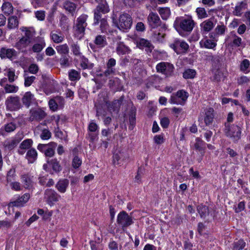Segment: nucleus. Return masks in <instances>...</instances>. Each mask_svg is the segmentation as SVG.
<instances>
[{
	"label": "nucleus",
	"instance_id": "53",
	"mask_svg": "<svg viewBox=\"0 0 250 250\" xmlns=\"http://www.w3.org/2000/svg\"><path fill=\"white\" fill-rule=\"evenodd\" d=\"M101 22L100 28L102 33H106L108 25L106 19L104 18H102L100 20Z\"/></svg>",
	"mask_w": 250,
	"mask_h": 250
},
{
	"label": "nucleus",
	"instance_id": "20",
	"mask_svg": "<svg viewBox=\"0 0 250 250\" xmlns=\"http://www.w3.org/2000/svg\"><path fill=\"white\" fill-rule=\"evenodd\" d=\"M95 1L98 3L95 8L97 11L99 10L104 14L109 12L110 9L106 0H95Z\"/></svg>",
	"mask_w": 250,
	"mask_h": 250
},
{
	"label": "nucleus",
	"instance_id": "16",
	"mask_svg": "<svg viewBox=\"0 0 250 250\" xmlns=\"http://www.w3.org/2000/svg\"><path fill=\"white\" fill-rule=\"evenodd\" d=\"M194 148L195 150L198 151L200 155L204 156L206 148V143L200 138L197 137L195 139V143L193 145Z\"/></svg>",
	"mask_w": 250,
	"mask_h": 250
},
{
	"label": "nucleus",
	"instance_id": "47",
	"mask_svg": "<svg viewBox=\"0 0 250 250\" xmlns=\"http://www.w3.org/2000/svg\"><path fill=\"white\" fill-rule=\"evenodd\" d=\"M208 58L211 60L212 65L219 67L220 63L221 57L218 55H209Z\"/></svg>",
	"mask_w": 250,
	"mask_h": 250
},
{
	"label": "nucleus",
	"instance_id": "13",
	"mask_svg": "<svg viewBox=\"0 0 250 250\" xmlns=\"http://www.w3.org/2000/svg\"><path fill=\"white\" fill-rule=\"evenodd\" d=\"M30 113L31 114L30 120L32 121H40L43 120L47 115L45 111L41 108L31 109L30 110Z\"/></svg>",
	"mask_w": 250,
	"mask_h": 250
},
{
	"label": "nucleus",
	"instance_id": "36",
	"mask_svg": "<svg viewBox=\"0 0 250 250\" xmlns=\"http://www.w3.org/2000/svg\"><path fill=\"white\" fill-rule=\"evenodd\" d=\"M22 182L24 187L27 189H30L33 187V182L28 174H24L21 176Z\"/></svg>",
	"mask_w": 250,
	"mask_h": 250
},
{
	"label": "nucleus",
	"instance_id": "29",
	"mask_svg": "<svg viewBox=\"0 0 250 250\" xmlns=\"http://www.w3.org/2000/svg\"><path fill=\"white\" fill-rule=\"evenodd\" d=\"M230 34L232 39L231 45L234 47L241 46L243 43L241 38L238 36L234 31L231 32Z\"/></svg>",
	"mask_w": 250,
	"mask_h": 250
},
{
	"label": "nucleus",
	"instance_id": "15",
	"mask_svg": "<svg viewBox=\"0 0 250 250\" xmlns=\"http://www.w3.org/2000/svg\"><path fill=\"white\" fill-rule=\"evenodd\" d=\"M137 46L141 49L145 48V50L147 53H150L154 48L153 44L149 41L143 38H141L138 40Z\"/></svg>",
	"mask_w": 250,
	"mask_h": 250
},
{
	"label": "nucleus",
	"instance_id": "60",
	"mask_svg": "<svg viewBox=\"0 0 250 250\" xmlns=\"http://www.w3.org/2000/svg\"><path fill=\"white\" fill-rule=\"evenodd\" d=\"M233 114L232 112H229L227 115V121L224 123V127H226L227 125L230 126L232 125L231 123L233 122Z\"/></svg>",
	"mask_w": 250,
	"mask_h": 250
},
{
	"label": "nucleus",
	"instance_id": "42",
	"mask_svg": "<svg viewBox=\"0 0 250 250\" xmlns=\"http://www.w3.org/2000/svg\"><path fill=\"white\" fill-rule=\"evenodd\" d=\"M23 77L24 79V84L25 87L30 86L36 79V77L34 76H29L26 71H24Z\"/></svg>",
	"mask_w": 250,
	"mask_h": 250
},
{
	"label": "nucleus",
	"instance_id": "4",
	"mask_svg": "<svg viewBox=\"0 0 250 250\" xmlns=\"http://www.w3.org/2000/svg\"><path fill=\"white\" fill-rule=\"evenodd\" d=\"M177 54L186 53L189 50V45L183 40L175 39L169 45Z\"/></svg>",
	"mask_w": 250,
	"mask_h": 250
},
{
	"label": "nucleus",
	"instance_id": "2",
	"mask_svg": "<svg viewBox=\"0 0 250 250\" xmlns=\"http://www.w3.org/2000/svg\"><path fill=\"white\" fill-rule=\"evenodd\" d=\"M87 15L82 14L77 20L73 27L74 36L79 40L82 39L85 34V28L87 25Z\"/></svg>",
	"mask_w": 250,
	"mask_h": 250
},
{
	"label": "nucleus",
	"instance_id": "21",
	"mask_svg": "<svg viewBox=\"0 0 250 250\" xmlns=\"http://www.w3.org/2000/svg\"><path fill=\"white\" fill-rule=\"evenodd\" d=\"M35 100L34 95L30 91L26 92L22 98V102L27 108H28Z\"/></svg>",
	"mask_w": 250,
	"mask_h": 250
},
{
	"label": "nucleus",
	"instance_id": "50",
	"mask_svg": "<svg viewBox=\"0 0 250 250\" xmlns=\"http://www.w3.org/2000/svg\"><path fill=\"white\" fill-rule=\"evenodd\" d=\"M196 13L199 19H204L207 18L208 16L205 8L203 7H198L196 9Z\"/></svg>",
	"mask_w": 250,
	"mask_h": 250
},
{
	"label": "nucleus",
	"instance_id": "27",
	"mask_svg": "<svg viewBox=\"0 0 250 250\" xmlns=\"http://www.w3.org/2000/svg\"><path fill=\"white\" fill-rule=\"evenodd\" d=\"M69 185V180L66 179L60 180L56 185V188L61 193H64L66 191Z\"/></svg>",
	"mask_w": 250,
	"mask_h": 250
},
{
	"label": "nucleus",
	"instance_id": "38",
	"mask_svg": "<svg viewBox=\"0 0 250 250\" xmlns=\"http://www.w3.org/2000/svg\"><path fill=\"white\" fill-rule=\"evenodd\" d=\"M250 61L248 59H245L240 63V69L242 72L247 74L250 71Z\"/></svg>",
	"mask_w": 250,
	"mask_h": 250
},
{
	"label": "nucleus",
	"instance_id": "62",
	"mask_svg": "<svg viewBox=\"0 0 250 250\" xmlns=\"http://www.w3.org/2000/svg\"><path fill=\"white\" fill-rule=\"evenodd\" d=\"M165 34L161 32H154L153 34V38L157 41L162 42L164 39Z\"/></svg>",
	"mask_w": 250,
	"mask_h": 250
},
{
	"label": "nucleus",
	"instance_id": "39",
	"mask_svg": "<svg viewBox=\"0 0 250 250\" xmlns=\"http://www.w3.org/2000/svg\"><path fill=\"white\" fill-rule=\"evenodd\" d=\"M56 49L61 56L69 54V47L66 43L57 46Z\"/></svg>",
	"mask_w": 250,
	"mask_h": 250
},
{
	"label": "nucleus",
	"instance_id": "10",
	"mask_svg": "<svg viewBox=\"0 0 250 250\" xmlns=\"http://www.w3.org/2000/svg\"><path fill=\"white\" fill-rule=\"evenodd\" d=\"M44 198L50 206H53L61 198V196L54 190L48 188L44 191Z\"/></svg>",
	"mask_w": 250,
	"mask_h": 250
},
{
	"label": "nucleus",
	"instance_id": "57",
	"mask_svg": "<svg viewBox=\"0 0 250 250\" xmlns=\"http://www.w3.org/2000/svg\"><path fill=\"white\" fill-rule=\"evenodd\" d=\"M95 107L96 108V116L99 117L100 116H105L106 111L103 106L100 104H95Z\"/></svg>",
	"mask_w": 250,
	"mask_h": 250
},
{
	"label": "nucleus",
	"instance_id": "56",
	"mask_svg": "<svg viewBox=\"0 0 250 250\" xmlns=\"http://www.w3.org/2000/svg\"><path fill=\"white\" fill-rule=\"evenodd\" d=\"M226 30L227 28L224 25H218L215 29V31L217 35H223Z\"/></svg>",
	"mask_w": 250,
	"mask_h": 250
},
{
	"label": "nucleus",
	"instance_id": "48",
	"mask_svg": "<svg viewBox=\"0 0 250 250\" xmlns=\"http://www.w3.org/2000/svg\"><path fill=\"white\" fill-rule=\"evenodd\" d=\"M159 80V79L158 77L155 76H152L149 77L146 81V86L147 88H149L152 86L154 85L157 83V82Z\"/></svg>",
	"mask_w": 250,
	"mask_h": 250
},
{
	"label": "nucleus",
	"instance_id": "59",
	"mask_svg": "<svg viewBox=\"0 0 250 250\" xmlns=\"http://www.w3.org/2000/svg\"><path fill=\"white\" fill-rule=\"evenodd\" d=\"M94 25H97L99 24L100 20H101L102 18V12L100 11H97V9H95L94 10Z\"/></svg>",
	"mask_w": 250,
	"mask_h": 250
},
{
	"label": "nucleus",
	"instance_id": "11",
	"mask_svg": "<svg viewBox=\"0 0 250 250\" xmlns=\"http://www.w3.org/2000/svg\"><path fill=\"white\" fill-rule=\"evenodd\" d=\"M198 212L202 218L205 219L209 214L211 216L215 215V207H208L203 204H200L197 207Z\"/></svg>",
	"mask_w": 250,
	"mask_h": 250
},
{
	"label": "nucleus",
	"instance_id": "43",
	"mask_svg": "<svg viewBox=\"0 0 250 250\" xmlns=\"http://www.w3.org/2000/svg\"><path fill=\"white\" fill-rule=\"evenodd\" d=\"M63 7L66 10L72 13L76 10V4L70 1H66L64 2Z\"/></svg>",
	"mask_w": 250,
	"mask_h": 250
},
{
	"label": "nucleus",
	"instance_id": "25",
	"mask_svg": "<svg viewBox=\"0 0 250 250\" xmlns=\"http://www.w3.org/2000/svg\"><path fill=\"white\" fill-rule=\"evenodd\" d=\"M94 43L98 48H104L107 45L106 36L102 35L96 36L94 41Z\"/></svg>",
	"mask_w": 250,
	"mask_h": 250
},
{
	"label": "nucleus",
	"instance_id": "35",
	"mask_svg": "<svg viewBox=\"0 0 250 250\" xmlns=\"http://www.w3.org/2000/svg\"><path fill=\"white\" fill-rule=\"evenodd\" d=\"M57 146V144L55 142H51L48 144V146L45 151L44 154L46 157H53L55 154V149Z\"/></svg>",
	"mask_w": 250,
	"mask_h": 250
},
{
	"label": "nucleus",
	"instance_id": "45",
	"mask_svg": "<svg viewBox=\"0 0 250 250\" xmlns=\"http://www.w3.org/2000/svg\"><path fill=\"white\" fill-rule=\"evenodd\" d=\"M196 75V72L195 70L188 69L186 70L183 73V77L186 79H193Z\"/></svg>",
	"mask_w": 250,
	"mask_h": 250
},
{
	"label": "nucleus",
	"instance_id": "12",
	"mask_svg": "<svg viewBox=\"0 0 250 250\" xmlns=\"http://www.w3.org/2000/svg\"><path fill=\"white\" fill-rule=\"evenodd\" d=\"M7 107L11 110H17L20 108L21 104L18 96H10L5 102Z\"/></svg>",
	"mask_w": 250,
	"mask_h": 250
},
{
	"label": "nucleus",
	"instance_id": "26",
	"mask_svg": "<svg viewBox=\"0 0 250 250\" xmlns=\"http://www.w3.org/2000/svg\"><path fill=\"white\" fill-rule=\"evenodd\" d=\"M214 25L212 19L207 20L201 23V31L204 32H208L214 27Z\"/></svg>",
	"mask_w": 250,
	"mask_h": 250
},
{
	"label": "nucleus",
	"instance_id": "55",
	"mask_svg": "<svg viewBox=\"0 0 250 250\" xmlns=\"http://www.w3.org/2000/svg\"><path fill=\"white\" fill-rule=\"evenodd\" d=\"M71 50L75 56H80L81 54L80 50V46L77 43L73 42L71 44Z\"/></svg>",
	"mask_w": 250,
	"mask_h": 250
},
{
	"label": "nucleus",
	"instance_id": "49",
	"mask_svg": "<svg viewBox=\"0 0 250 250\" xmlns=\"http://www.w3.org/2000/svg\"><path fill=\"white\" fill-rule=\"evenodd\" d=\"M4 89L6 93H16L18 91L19 87L11 84H6L4 85Z\"/></svg>",
	"mask_w": 250,
	"mask_h": 250
},
{
	"label": "nucleus",
	"instance_id": "40",
	"mask_svg": "<svg viewBox=\"0 0 250 250\" xmlns=\"http://www.w3.org/2000/svg\"><path fill=\"white\" fill-rule=\"evenodd\" d=\"M158 12L162 19L164 20H167L170 15V10L168 7L160 8Z\"/></svg>",
	"mask_w": 250,
	"mask_h": 250
},
{
	"label": "nucleus",
	"instance_id": "1",
	"mask_svg": "<svg viewBox=\"0 0 250 250\" xmlns=\"http://www.w3.org/2000/svg\"><path fill=\"white\" fill-rule=\"evenodd\" d=\"M194 25L195 22L190 16L177 17L174 22V26L179 32L183 31L190 33Z\"/></svg>",
	"mask_w": 250,
	"mask_h": 250
},
{
	"label": "nucleus",
	"instance_id": "9",
	"mask_svg": "<svg viewBox=\"0 0 250 250\" xmlns=\"http://www.w3.org/2000/svg\"><path fill=\"white\" fill-rule=\"evenodd\" d=\"M174 68V67L172 64L164 62L158 63L156 66L157 72L161 73L167 77H169L172 75Z\"/></svg>",
	"mask_w": 250,
	"mask_h": 250
},
{
	"label": "nucleus",
	"instance_id": "6",
	"mask_svg": "<svg viewBox=\"0 0 250 250\" xmlns=\"http://www.w3.org/2000/svg\"><path fill=\"white\" fill-rule=\"evenodd\" d=\"M188 93L183 90H178L176 93H173L169 99V103L172 104L183 105L188 98Z\"/></svg>",
	"mask_w": 250,
	"mask_h": 250
},
{
	"label": "nucleus",
	"instance_id": "41",
	"mask_svg": "<svg viewBox=\"0 0 250 250\" xmlns=\"http://www.w3.org/2000/svg\"><path fill=\"white\" fill-rule=\"evenodd\" d=\"M68 76L71 81H78L81 78L80 73L74 69H71L69 71Z\"/></svg>",
	"mask_w": 250,
	"mask_h": 250
},
{
	"label": "nucleus",
	"instance_id": "46",
	"mask_svg": "<svg viewBox=\"0 0 250 250\" xmlns=\"http://www.w3.org/2000/svg\"><path fill=\"white\" fill-rule=\"evenodd\" d=\"M32 145L33 140L31 139H26L20 144V148L28 150L32 148Z\"/></svg>",
	"mask_w": 250,
	"mask_h": 250
},
{
	"label": "nucleus",
	"instance_id": "19",
	"mask_svg": "<svg viewBox=\"0 0 250 250\" xmlns=\"http://www.w3.org/2000/svg\"><path fill=\"white\" fill-rule=\"evenodd\" d=\"M16 127V125L12 122L4 125L0 128V136H6L7 133L14 131Z\"/></svg>",
	"mask_w": 250,
	"mask_h": 250
},
{
	"label": "nucleus",
	"instance_id": "23",
	"mask_svg": "<svg viewBox=\"0 0 250 250\" xmlns=\"http://www.w3.org/2000/svg\"><path fill=\"white\" fill-rule=\"evenodd\" d=\"M214 117V109L213 108L210 107L208 108L206 112L204 119V123L207 126L211 125Z\"/></svg>",
	"mask_w": 250,
	"mask_h": 250
},
{
	"label": "nucleus",
	"instance_id": "30",
	"mask_svg": "<svg viewBox=\"0 0 250 250\" xmlns=\"http://www.w3.org/2000/svg\"><path fill=\"white\" fill-rule=\"evenodd\" d=\"M113 23L116 26L123 32H125V15L124 14L120 16L118 21L113 19Z\"/></svg>",
	"mask_w": 250,
	"mask_h": 250
},
{
	"label": "nucleus",
	"instance_id": "61",
	"mask_svg": "<svg viewBox=\"0 0 250 250\" xmlns=\"http://www.w3.org/2000/svg\"><path fill=\"white\" fill-rule=\"evenodd\" d=\"M223 77V73L219 70H217L213 76V80L216 82H220Z\"/></svg>",
	"mask_w": 250,
	"mask_h": 250
},
{
	"label": "nucleus",
	"instance_id": "5",
	"mask_svg": "<svg viewBox=\"0 0 250 250\" xmlns=\"http://www.w3.org/2000/svg\"><path fill=\"white\" fill-rule=\"evenodd\" d=\"M126 109L128 110V128L132 130L136 125V108L131 101H127L126 103Z\"/></svg>",
	"mask_w": 250,
	"mask_h": 250
},
{
	"label": "nucleus",
	"instance_id": "7",
	"mask_svg": "<svg viewBox=\"0 0 250 250\" xmlns=\"http://www.w3.org/2000/svg\"><path fill=\"white\" fill-rule=\"evenodd\" d=\"M19 53L13 48H8L6 46L0 48V58L1 60L8 59L11 61L18 58Z\"/></svg>",
	"mask_w": 250,
	"mask_h": 250
},
{
	"label": "nucleus",
	"instance_id": "34",
	"mask_svg": "<svg viewBox=\"0 0 250 250\" xmlns=\"http://www.w3.org/2000/svg\"><path fill=\"white\" fill-rule=\"evenodd\" d=\"M117 223V227L122 228L124 231L125 228V211L123 210L118 214Z\"/></svg>",
	"mask_w": 250,
	"mask_h": 250
},
{
	"label": "nucleus",
	"instance_id": "3",
	"mask_svg": "<svg viewBox=\"0 0 250 250\" xmlns=\"http://www.w3.org/2000/svg\"><path fill=\"white\" fill-rule=\"evenodd\" d=\"M242 131V127L235 124H232L230 126L227 125L223 129L225 135L230 138L234 143H237L241 139Z\"/></svg>",
	"mask_w": 250,
	"mask_h": 250
},
{
	"label": "nucleus",
	"instance_id": "24",
	"mask_svg": "<svg viewBox=\"0 0 250 250\" xmlns=\"http://www.w3.org/2000/svg\"><path fill=\"white\" fill-rule=\"evenodd\" d=\"M38 156V153L36 150L34 148H31L27 151L25 158L28 160L29 164L34 163Z\"/></svg>",
	"mask_w": 250,
	"mask_h": 250
},
{
	"label": "nucleus",
	"instance_id": "18",
	"mask_svg": "<svg viewBox=\"0 0 250 250\" xmlns=\"http://www.w3.org/2000/svg\"><path fill=\"white\" fill-rule=\"evenodd\" d=\"M124 99V95H122L119 100H114L109 103L108 105V109L111 112L112 111L117 113L120 109V106Z\"/></svg>",
	"mask_w": 250,
	"mask_h": 250
},
{
	"label": "nucleus",
	"instance_id": "22",
	"mask_svg": "<svg viewBox=\"0 0 250 250\" xmlns=\"http://www.w3.org/2000/svg\"><path fill=\"white\" fill-rule=\"evenodd\" d=\"M247 8V4L246 2L241 1L238 3L235 6L234 10L233 11V14L234 16L240 17L242 16L243 11Z\"/></svg>",
	"mask_w": 250,
	"mask_h": 250
},
{
	"label": "nucleus",
	"instance_id": "44",
	"mask_svg": "<svg viewBox=\"0 0 250 250\" xmlns=\"http://www.w3.org/2000/svg\"><path fill=\"white\" fill-rule=\"evenodd\" d=\"M2 10L4 13L9 15L13 13V7L10 2H5L2 6Z\"/></svg>",
	"mask_w": 250,
	"mask_h": 250
},
{
	"label": "nucleus",
	"instance_id": "63",
	"mask_svg": "<svg viewBox=\"0 0 250 250\" xmlns=\"http://www.w3.org/2000/svg\"><path fill=\"white\" fill-rule=\"evenodd\" d=\"M80 65L83 69L88 68L89 67L88 60L83 56L81 58Z\"/></svg>",
	"mask_w": 250,
	"mask_h": 250
},
{
	"label": "nucleus",
	"instance_id": "17",
	"mask_svg": "<svg viewBox=\"0 0 250 250\" xmlns=\"http://www.w3.org/2000/svg\"><path fill=\"white\" fill-rule=\"evenodd\" d=\"M47 163L49 166L51 167L53 172L59 173L62 170V167L60 164V161L56 158L47 159Z\"/></svg>",
	"mask_w": 250,
	"mask_h": 250
},
{
	"label": "nucleus",
	"instance_id": "8",
	"mask_svg": "<svg viewBox=\"0 0 250 250\" xmlns=\"http://www.w3.org/2000/svg\"><path fill=\"white\" fill-rule=\"evenodd\" d=\"M147 22L152 28H156L159 26L163 30H166L167 28L166 24L162 22L158 15L155 13H149L147 17Z\"/></svg>",
	"mask_w": 250,
	"mask_h": 250
},
{
	"label": "nucleus",
	"instance_id": "51",
	"mask_svg": "<svg viewBox=\"0 0 250 250\" xmlns=\"http://www.w3.org/2000/svg\"><path fill=\"white\" fill-rule=\"evenodd\" d=\"M116 51L119 55H124L125 54V44L123 42L119 41L118 42Z\"/></svg>",
	"mask_w": 250,
	"mask_h": 250
},
{
	"label": "nucleus",
	"instance_id": "37",
	"mask_svg": "<svg viewBox=\"0 0 250 250\" xmlns=\"http://www.w3.org/2000/svg\"><path fill=\"white\" fill-rule=\"evenodd\" d=\"M7 27L9 29H12L18 27L19 21L16 16H11L8 19Z\"/></svg>",
	"mask_w": 250,
	"mask_h": 250
},
{
	"label": "nucleus",
	"instance_id": "64",
	"mask_svg": "<svg viewBox=\"0 0 250 250\" xmlns=\"http://www.w3.org/2000/svg\"><path fill=\"white\" fill-rule=\"evenodd\" d=\"M39 69L38 65L35 63L31 64L28 67V71L32 74H36Z\"/></svg>",
	"mask_w": 250,
	"mask_h": 250
},
{
	"label": "nucleus",
	"instance_id": "52",
	"mask_svg": "<svg viewBox=\"0 0 250 250\" xmlns=\"http://www.w3.org/2000/svg\"><path fill=\"white\" fill-rule=\"evenodd\" d=\"M50 37L53 41L57 43L62 42L64 39L63 36H59L57 34L53 33L52 32L50 34Z\"/></svg>",
	"mask_w": 250,
	"mask_h": 250
},
{
	"label": "nucleus",
	"instance_id": "14",
	"mask_svg": "<svg viewBox=\"0 0 250 250\" xmlns=\"http://www.w3.org/2000/svg\"><path fill=\"white\" fill-rule=\"evenodd\" d=\"M30 198L29 193H26L21 197H19L15 201L11 202L8 204V207H20L23 206L26 204Z\"/></svg>",
	"mask_w": 250,
	"mask_h": 250
},
{
	"label": "nucleus",
	"instance_id": "32",
	"mask_svg": "<svg viewBox=\"0 0 250 250\" xmlns=\"http://www.w3.org/2000/svg\"><path fill=\"white\" fill-rule=\"evenodd\" d=\"M60 62L62 67L66 68L69 67L72 64V61L70 59L69 54L61 56Z\"/></svg>",
	"mask_w": 250,
	"mask_h": 250
},
{
	"label": "nucleus",
	"instance_id": "58",
	"mask_svg": "<svg viewBox=\"0 0 250 250\" xmlns=\"http://www.w3.org/2000/svg\"><path fill=\"white\" fill-rule=\"evenodd\" d=\"M51 137V133L47 129H44L42 130L40 137L42 140H48Z\"/></svg>",
	"mask_w": 250,
	"mask_h": 250
},
{
	"label": "nucleus",
	"instance_id": "28",
	"mask_svg": "<svg viewBox=\"0 0 250 250\" xmlns=\"http://www.w3.org/2000/svg\"><path fill=\"white\" fill-rule=\"evenodd\" d=\"M246 246V243L243 239H236L231 244L232 250H242Z\"/></svg>",
	"mask_w": 250,
	"mask_h": 250
},
{
	"label": "nucleus",
	"instance_id": "54",
	"mask_svg": "<svg viewBox=\"0 0 250 250\" xmlns=\"http://www.w3.org/2000/svg\"><path fill=\"white\" fill-rule=\"evenodd\" d=\"M45 45V43L44 42L40 43H36L33 45L32 50L34 52H40L43 49Z\"/></svg>",
	"mask_w": 250,
	"mask_h": 250
},
{
	"label": "nucleus",
	"instance_id": "33",
	"mask_svg": "<svg viewBox=\"0 0 250 250\" xmlns=\"http://www.w3.org/2000/svg\"><path fill=\"white\" fill-rule=\"evenodd\" d=\"M30 42L31 41L22 37L16 43L15 47L17 49L21 50L23 48L26 47Z\"/></svg>",
	"mask_w": 250,
	"mask_h": 250
},
{
	"label": "nucleus",
	"instance_id": "31",
	"mask_svg": "<svg viewBox=\"0 0 250 250\" xmlns=\"http://www.w3.org/2000/svg\"><path fill=\"white\" fill-rule=\"evenodd\" d=\"M199 44L201 48L213 49H214L217 45L216 43L209 39H206L205 40H202L200 42Z\"/></svg>",
	"mask_w": 250,
	"mask_h": 250
}]
</instances>
